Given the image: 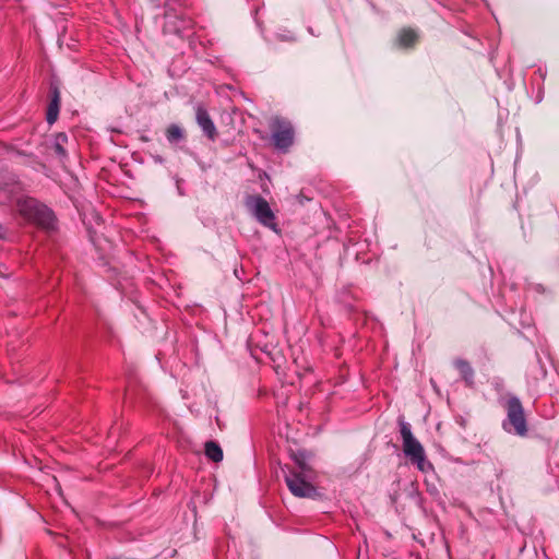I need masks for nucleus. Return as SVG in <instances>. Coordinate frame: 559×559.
<instances>
[{"label":"nucleus","instance_id":"f257e3e1","mask_svg":"<svg viewBox=\"0 0 559 559\" xmlns=\"http://www.w3.org/2000/svg\"><path fill=\"white\" fill-rule=\"evenodd\" d=\"M16 211L27 223L43 229H52L55 224L53 213L44 204L33 198L19 199Z\"/></svg>","mask_w":559,"mask_h":559},{"label":"nucleus","instance_id":"f03ea898","mask_svg":"<svg viewBox=\"0 0 559 559\" xmlns=\"http://www.w3.org/2000/svg\"><path fill=\"white\" fill-rule=\"evenodd\" d=\"M298 466L285 475V481L289 491L299 498H313L317 495L316 487L312 485L313 472L302 462H297Z\"/></svg>","mask_w":559,"mask_h":559},{"label":"nucleus","instance_id":"7ed1b4c3","mask_svg":"<svg viewBox=\"0 0 559 559\" xmlns=\"http://www.w3.org/2000/svg\"><path fill=\"white\" fill-rule=\"evenodd\" d=\"M400 432L403 441V452L420 472L432 471V464L426 459L421 443L413 436L409 424L402 421Z\"/></svg>","mask_w":559,"mask_h":559},{"label":"nucleus","instance_id":"20e7f679","mask_svg":"<svg viewBox=\"0 0 559 559\" xmlns=\"http://www.w3.org/2000/svg\"><path fill=\"white\" fill-rule=\"evenodd\" d=\"M272 141L276 150L288 152L295 140V129L292 122L282 117H273L270 121Z\"/></svg>","mask_w":559,"mask_h":559},{"label":"nucleus","instance_id":"39448f33","mask_svg":"<svg viewBox=\"0 0 559 559\" xmlns=\"http://www.w3.org/2000/svg\"><path fill=\"white\" fill-rule=\"evenodd\" d=\"M503 428L519 436H525L527 432L526 418L521 401L513 396L507 402V420L503 423Z\"/></svg>","mask_w":559,"mask_h":559},{"label":"nucleus","instance_id":"423d86ee","mask_svg":"<svg viewBox=\"0 0 559 559\" xmlns=\"http://www.w3.org/2000/svg\"><path fill=\"white\" fill-rule=\"evenodd\" d=\"M245 204L260 224L271 229H276L275 215L263 197L258 194L248 195Z\"/></svg>","mask_w":559,"mask_h":559},{"label":"nucleus","instance_id":"0eeeda50","mask_svg":"<svg viewBox=\"0 0 559 559\" xmlns=\"http://www.w3.org/2000/svg\"><path fill=\"white\" fill-rule=\"evenodd\" d=\"M195 118L199 127L202 129L203 133L211 141H215L217 138L216 127L211 119L207 110L203 106H198L195 110Z\"/></svg>","mask_w":559,"mask_h":559},{"label":"nucleus","instance_id":"6e6552de","mask_svg":"<svg viewBox=\"0 0 559 559\" xmlns=\"http://www.w3.org/2000/svg\"><path fill=\"white\" fill-rule=\"evenodd\" d=\"M60 108V93L57 87L51 91V100L47 108V122L52 124L56 122Z\"/></svg>","mask_w":559,"mask_h":559},{"label":"nucleus","instance_id":"1a4fd4ad","mask_svg":"<svg viewBox=\"0 0 559 559\" xmlns=\"http://www.w3.org/2000/svg\"><path fill=\"white\" fill-rule=\"evenodd\" d=\"M455 368L461 373L462 379L467 385H472L474 382V370L468 361L464 359H456L454 361Z\"/></svg>","mask_w":559,"mask_h":559},{"label":"nucleus","instance_id":"9d476101","mask_svg":"<svg viewBox=\"0 0 559 559\" xmlns=\"http://www.w3.org/2000/svg\"><path fill=\"white\" fill-rule=\"evenodd\" d=\"M205 455L215 463L223 460V451L221 447L214 441H207L205 443Z\"/></svg>","mask_w":559,"mask_h":559},{"label":"nucleus","instance_id":"9b49d317","mask_svg":"<svg viewBox=\"0 0 559 559\" xmlns=\"http://www.w3.org/2000/svg\"><path fill=\"white\" fill-rule=\"evenodd\" d=\"M417 40V34L413 29H402L399 34L401 47H412Z\"/></svg>","mask_w":559,"mask_h":559},{"label":"nucleus","instance_id":"f8f14e48","mask_svg":"<svg viewBox=\"0 0 559 559\" xmlns=\"http://www.w3.org/2000/svg\"><path fill=\"white\" fill-rule=\"evenodd\" d=\"M166 138L168 142L177 143L185 138V132L178 124H170L166 129Z\"/></svg>","mask_w":559,"mask_h":559},{"label":"nucleus","instance_id":"ddd939ff","mask_svg":"<svg viewBox=\"0 0 559 559\" xmlns=\"http://www.w3.org/2000/svg\"><path fill=\"white\" fill-rule=\"evenodd\" d=\"M10 274L9 269L3 263H0V276L7 278Z\"/></svg>","mask_w":559,"mask_h":559},{"label":"nucleus","instance_id":"4468645a","mask_svg":"<svg viewBox=\"0 0 559 559\" xmlns=\"http://www.w3.org/2000/svg\"><path fill=\"white\" fill-rule=\"evenodd\" d=\"M56 151H57V153H58V154H60V155H64V150H63V147L60 145V143H57V144H56Z\"/></svg>","mask_w":559,"mask_h":559}]
</instances>
